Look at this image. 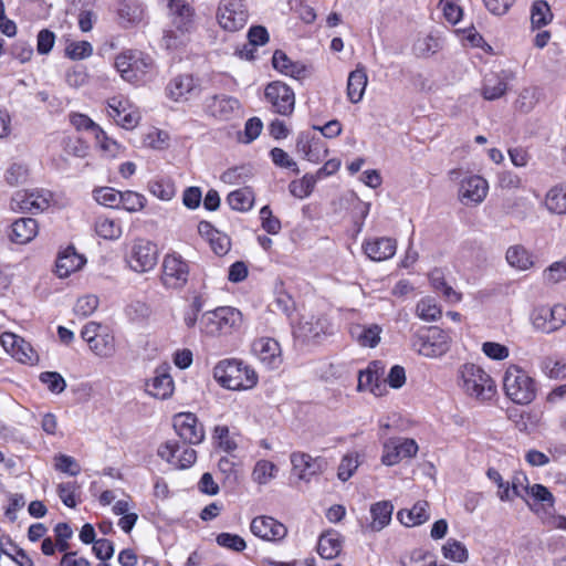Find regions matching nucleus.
I'll use <instances>...</instances> for the list:
<instances>
[{
  "instance_id": "nucleus-1",
  "label": "nucleus",
  "mask_w": 566,
  "mask_h": 566,
  "mask_svg": "<svg viewBox=\"0 0 566 566\" xmlns=\"http://www.w3.org/2000/svg\"><path fill=\"white\" fill-rule=\"evenodd\" d=\"M214 379L230 390H248L259 380L255 370L241 359L227 358L220 360L213 368Z\"/></svg>"
},
{
  "instance_id": "nucleus-48",
  "label": "nucleus",
  "mask_w": 566,
  "mask_h": 566,
  "mask_svg": "<svg viewBox=\"0 0 566 566\" xmlns=\"http://www.w3.org/2000/svg\"><path fill=\"white\" fill-rule=\"evenodd\" d=\"M441 551L443 557L452 562L464 563L469 558V553L464 544L454 538H449Z\"/></svg>"
},
{
  "instance_id": "nucleus-57",
  "label": "nucleus",
  "mask_w": 566,
  "mask_h": 566,
  "mask_svg": "<svg viewBox=\"0 0 566 566\" xmlns=\"http://www.w3.org/2000/svg\"><path fill=\"white\" fill-rule=\"evenodd\" d=\"M39 379L53 394H61L66 387L64 378L56 371H43Z\"/></svg>"
},
{
  "instance_id": "nucleus-64",
  "label": "nucleus",
  "mask_w": 566,
  "mask_h": 566,
  "mask_svg": "<svg viewBox=\"0 0 566 566\" xmlns=\"http://www.w3.org/2000/svg\"><path fill=\"white\" fill-rule=\"evenodd\" d=\"M544 280L547 283H557L566 279V259L553 263L544 271Z\"/></svg>"
},
{
  "instance_id": "nucleus-3",
  "label": "nucleus",
  "mask_w": 566,
  "mask_h": 566,
  "mask_svg": "<svg viewBox=\"0 0 566 566\" xmlns=\"http://www.w3.org/2000/svg\"><path fill=\"white\" fill-rule=\"evenodd\" d=\"M451 337L439 326L421 327L411 336V347L419 355L438 358L450 349Z\"/></svg>"
},
{
  "instance_id": "nucleus-36",
  "label": "nucleus",
  "mask_w": 566,
  "mask_h": 566,
  "mask_svg": "<svg viewBox=\"0 0 566 566\" xmlns=\"http://www.w3.org/2000/svg\"><path fill=\"white\" fill-rule=\"evenodd\" d=\"M544 205L554 214H566V181L553 186L545 195Z\"/></svg>"
},
{
  "instance_id": "nucleus-23",
  "label": "nucleus",
  "mask_w": 566,
  "mask_h": 566,
  "mask_svg": "<svg viewBox=\"0 0 566 566\" xmlns=\"http://www.w3.org/2000/svg\"><path fill=\"white\" fill-rule=\"evenodd\" d=\"M332 326L325 316H311L302 319L294 328V336L302 342H317L322 335L332 333Z\"/></svg>"
},
{
  "instance_id": "nucleus-33",
  "label": "nucleus",
  "mask_w": 566,
  "mask_h": 566,
  "mask_svg": "<svg viewBox=\"0 0 566 566\" xmlns=\"http://www.w3.org/2000/svg\"><path fill=\"white\" fill-rule=\"evenodd\" d=\"M371 522L367 528L371 532H380L389 525L394 512V505L390 501H379L370 506Z\"/></svg>"
},
{
  "instance_id": "nucleus-6",
  "label": "nucleus",
  "mask_w": 566,
  "mask_h": 566,
  "mask_svg": "<svg viewBox=\"0 0 566 566\" xmlns=\"http://www.w3.org/2000/svg\"><path fill=\"white\" fill-rule=\"evenodd\" d=\"M115 67L125 81L137 85L150 74L154 61L144 52L128 50L116 56Z\"/></svg>"
},
{
  "instance_id": "nucleus-45",
  "label": "nucleus",
  "mask_w": 566,
  "mask_h": 566,
  "mask_svg": "<svg viewBox=\"0 0 566 566\" xmlns=\"http://www.w3.org/2000/svg\"><path fill=\"white\" fill-rule=\"evenodd\" d=\"M277 467L268 460H259L252 471V480L260 484H268L272 479L276 476Z\"/></svg>"
},
{
  "instance_id": "nucleus-50",
  "label": "nucleus",
  "mask_w": 566,
  "mask_h": 566,
  "mask_svg": "<svg viewBox=\"0 0 566 566\" xmlns=\"http://www.w3.org/2000/svg\"><path fill=\"white\" fill-rule=\"evenodd\" d=\"M93 54V46L88 41H71L66 44L65 55L71 60H84Z\"/></svg>"
},
{
  "instance_id": "nucleus-13",
  "label": "nucleus",
  "mask_w": 566,
  "mask_h": 566,
  "mask_svg": "<svg viewBox=\"0 0 566 566\" xmlns=\"http://www.w3.org/2000/svg\"><path fill=\"white\" fill-rule=\"evenodd\" d=\"M52 193L45 189L19 190L11 198V209L14 211L38 213L49 208Z\"/></svg>"
},
{
  "instance_id": "nucleus-35",
  "label": "nucleus",
  "mask_w": 566,
  "mask_h": 566,
  "mask_svg": "<svg viewBox=\"0 0 566 566\" xmlns=\"http://www.w3.org/2000/svg\"><path fill=\"white\" fill-rule=\"evenodd\" d=\"M428 507L429 504L427 501H418L410 510L398 511L397 518L407 527L421 525L426 523L430 517Z\"/></svg>"
},
{
  "instance_id": "nucleus-8",
  "label": "nucleus",
  "mask_w": 566,
  "mask_h": 566,
  "mask_svg": "<svg viewBox=\"0 0 566 566\" xmlns=\"http://www.w3.org/2000/svg\"><path fill=\"white\" fill-rule=\"evenodd\" d=\"M158 254V248L154 242L136 239L126 253L125 260L132 271L146 273L156 266Z\"/></svg>"
},
{
  "instance_id": "nucleus-60",
  "label": "nucleus",
  "mask_w": 566,
  "mask_h": 566,
  "mask_svg": "<svg viewBox=\"0 0 566 566\" xmlns=\"http://www.w3.org/2000/svg\"><path fill=\"white\" fill-rule=\"evenodd\" d=\"M443 15L451 24H457L463 17V9L459 0H440Z\"/></svg>"
},
{
  "instance_id": "nucleus-54",
  "label": "nucleus",
  "mask_w": 566,
  "mask_h": 566,
  "mask_svg": "<svg viewBox=\"0 0 566 566\" xmlns=\"http://www.w3.org/2000/svg\"><path fill=\"white\" fill-rule=\"evenodd\" d=\"M216 542L219 546L238 553L244 551L247 547L245 541L240 535L232 533H220Z\"/></svg>"
},
{
  "instance_id": "nucleus-24",
  "label": "nucleus",
  "mask_w": 566,
  "mask_h": 566,
  "mask_svg": "<svg viewBox=\"0 0 566 566\" xmlns=\"http://www.w3.org/2000/svg\"><path fill=\"white\" fill-rule=\"evenodd\" d=\"M254 355L269 368H277L282 363L279 342L271 337H260L252 344Z\"/></svg>"
},
{
  "instance_id": "nucleus-46",
  "label": "nucleus",
  "mask_w": 566,
  "mask_h": 566,
  "mask_svg": "<svg viewBox=\"0 0 566 566\" xmlns=\"http://www.w3.org/2000/svg\"><path fill=\"white\" fill-rule=\"evenodd\" d=\"M148 190L160 200L169 201L176 195L175 184L169 178H159L148 184Z\"/></svg>"
},
{
  "instance_id": "nucleus-44",
  "label": "nucleus",
  "mask_w": 566,
  "mask_h": 566,
  "mask_svg": "<svg viewBox=\"0 0 566 566\" xmlns=\"http://www.w3.org/2000/svg\"><path fill=\"white\" fill-rule=\"evenodd\" d=\"M317 178L314 175L306 174L301 179H296L290 182V193L298 199L307 198L312 193Z\"/></svg>"
},
{
  "instance_id": "nucleus-58",
  "label": "nucleus",
  "mask_w": 566,
  "mask_h": 566,
  "mask_svg": "<svg viewBox=\"0 0 566 566\" xmlns=\"http://www.w3.org/2000/svg\"><path fill=\"white\" fill-rule=\"evenodd\" d=\"M29 169L23 164L14 163L6 171L4 178L8 185L18 186L28 180Z\"/></svg>"
},
{
  "instance_id": "nucleus-53",
  "label": "nucleus",
  "mask_w": 566,
  "mask_h": 566,
  "mask_svg": "<svg viewBox=\"0 0 566 566\" xmlns=\"http://www.w3.org/2000/svg\"><path fill=\"white\" fill-rule=\"evenodd\" d=\"M120 191L112 187H102L94 191V199L103 206L117 209Z\"/></svg>"
},
{
  "instance_id": "nucleus-52",
  "label": "nucleus",
  "mask_w": 566,
  "mask_h": 566,
  "mask_svg": "<svg viewBox=\"0 0 566 566\" xmlns=\"http://www.w3.org/2000/svg\"><path fill=\"white\" fill-rule=\"evenodd\" d=\"M418 316L427 322L437 321L441 315V310L431 298H422L417 304Z\"/></svg>"
},
{
  "instance_id": "nucleus-10",
  "label": "nucleus",
  "mask_w": 566,
  "mask_h": 566,
  "mask_svg": "<svg viewBox=\"0 0 566 566\" xmlns=\"http://www.w3.org/2000/svg\"><path fill=\"white\" fill-rule=\"evenodd\" d=\"M220 27L234 32L244 28L249 19L248 6L244 0H221L217 10Z\"/></svg>"
},
{
  "instance_id": "nucleus-40",
  "label": "nucleus",
  "mask_w": 566,
  "mask_h": 566,
  "mask_svg": "<svg viewBox=\"0 0 566 566\" xmlns=\"http://www.w3.org/2000/svg\"><path fill=\"white\" fill-rule=\"evenodd\" d=\"M95 232L105 240H117L122 233V224L116 219L99 216L95 219Z\"/></svg>"
},
{
  "instance_id": "nucleus-49",
  "label": "nucleus",
  "mask_w": 566,
  "mask_h": 566,
  "mask_svg": "<svg viewBox=\"0 0 566 566\" xmlns=\"http://www.w3.org/2000/svg\"><path fill=\"white\" fill-rule=\"evenodd\" d=\"M542 371L552 379L566 377V361L555 357H545L541 363Z\"/></svg>"
},
{
  "instance_id": "nucleus-43",
  "label": "nucleus",
  "mask_w": 566,
  "mask_h": 566,
  "mask_svg": "<svg viewBox=\"0 0 566 566\" xmlns=\"http://www.w3.org/2000/svg\"><path fill=\"white\" fill-rule=\"evenodd\" d=\"M509 264L518 270H527L533 265L532 255L522 245H512L506 251Z\"/></svg>"
},
{
  "instance_id": "nucleus-9",
  "label": "nucleus",
  "mask_w": 566,
  "mask_h": 566,
  "mask_svg": "<svg viewBox=\"0 0 566 566\" xmlns=\"http://www.w3.org/2000/svg\"><path fill=\"white\" fill-rule=\"evenodd\" d=\"M264 101L271 112L281 116H291L295 108V93L282 81H273L265 86Z\"/></svg>"
},
{
  "instance_id": "nucleus-20",
  "label": "nucleus",
  "mask_w": 566,
  "mask_h": 566,
  "mask_svg": "<svg viewBox=\"0 0 566 566\" xmlns=\"http://www.w3.org/2000/svg\"><path fill=\"white\" fill-rule=\"evenodd\" d=\"M292 470L298 478V480L306 483L311 482L312 478L319 474L323 471L325 461L317 457L313 458L305 452H293L290 457Z\"/></svg>"
},
{
  "instance_id": "nucleus-16",
  "label": "nucleus",
  "mask_w": 566,
  "mask_h": 566,
  "mask_svg": "<svg viewBox=\"0 0 566 566\" xmlns=\"http://www.w3.org/2000/svg\"><path fill=\"white\" fill-rule=\"evenodd\" d=\"M174 429L186 446L200 444L206 437L203 424L191 412H180L174 417Z\"/></svg>"
},
{
  "instance_id": "nucleus-7",
  "label": "nucleus",
  "mask_w": 566,
  "mask_h": 566,
  "mask_svg": "<svg viewBox=\"0 0 566 566\" xmlns=\"http://www.w3.org/2000/svg\"><path fill=\"white\" fill-rule=\"evenodd\" d=\"M81 337L88 344L90 349L96 356L111 358L115 355V336L108 327L96 322H88L83 326Z\"/></svg>"
},
{
  "instance_id": "nucleus-22",
  "label": "nucleus",
  "mask_w": 566,
  "mask_h": 566,
  "mask_svg": "<svg viewBox=\"0 0 566 566\" xmlns=\"http://www.w3.org/2000/svg\"><path fill=\"white\" fill-rule=\"evenodd\" d=\"M250 530L254 536L269 542L281 541L287 534L285 525L271 516L254 517Z\"/></svg>"
},
{
  "instance_id": "nucleus-21",
  "label": "nucleus",
  "mask_w": 566,
  "mask_h": 566,
  "mask_svg": "<svg viewBox=\"0 0 566 566\" xmlns=\"http://www.w3.org/2000/svg\"><path fill=\"white\" fill-rule=\"evenodd\" d=\"M489 190L488 181L478 175L465 177L461 180L459 199L465 206L481 203Z\"/></svg>"
},
{
  "instance_id": "nucleus-37",
  "label": "nucleus",
  "mask_w": 566,
  "mask_h": 566,
  "mask_svg": "<svg viewBox=\"0 0 566 566\" xmlns=\"http://www.w3.org/2000/svg\"><path fill=\"white\" fill-rule=\"evenodd\" d=\"M342 551L340 536L335 531H329L321 535L317 544V552L324 559H333L338 556Z\"/></svg>"
},
{
  "instance_id": "nucleus-17",
  "label": "nucleus",
  "mask_w": 566,
  "mask_h": 566,
  "mask_svg": "<svg viewBox=\"0 0 566 566\" xmlns=\"http://www.w3.org/2000/svg\"><path fill=\"white\" fill-rule=\"evenodd\" d=\"M108 116L125 129L135 128L140 120V113L127 98L114 96L107 102Z\"/></svg>"
},
{
  "instance_id": "nucleus-18",
  "label": "nucleus",
  "mask_w": 566,
  "mask_h": 566,
  "mask_svg": "<svg viewBox=\"0 0 566 566\" xmlns=\"http://www.w3.org/2000/svg\"><path fill=\"white\" fill-rule=\"evenodd\" d=\"M240 107L238 98L224 94L207 96L202 102L205 114L219 120L230 119Z\"/></svg>"
},
{
  "instance_id": "nucleus-11",
  "label": "nucleus",
  "mask_w": 566,
  "mask_h": 566,
  "mask_svg": "<svg viewBox=\"0 0 566 566\" xmlns=\"http://www.w3.org/2000/svg\"><path fill=\"white\" fill-rule=\"evenodd\" d=\"M531 322L536 331L546 334L556 332L566 324V306H537L531 313Z\"/></svg>"
},
{
  "instance_id": "nucleus-15",
  "label": "nucleus",
  "mask_w": 566,
  "mask_h": 566,
  "mask_svg": "<svg viewBox=\"0 0 566 566\" xmlns=\"http://www.w3.org/2000/svg\"><path fill=\"white\" fill-rule=\"evenodd\" d=\"M201 82L192 74L174 76L166 86V95L174 102H188L201 94Z\"/></svg>"
},
{
  "instance_id": "nucleus-62",
  "label": "nucleus",
  "mask_w": 566,
  "mask_h": 566,
  "mask_svg": "<svg viewBox=\"0 0 566 566\" xmlns=\"http://www.w3.org/2000/svg\"><path fill=\"white\" fill-rule=\"evenodd\" d=\"M358 468V460L356 455L346 454L339 465L337 476L340 481L346 482L349 480Z\"/></svg>"
},
{
  "instance_id": "nucleus-27",
  "label": "nucleus",
  "mask_w": 566,
  "mask_h": 566,
  "mask_svg": "<svg viewBox=\"0 0 566 566\" xmlns=\"http://www.w3.org/2000/svg\"><path fill=\"white\" fill-rule=\"evenodd\" d=\"M146 391L158 399H168L174 392V380L168 368L158 367L155 370V375L146 384Z\"/></svg>"
},
{
  "instance_id": "nucleus-14",
  "label": "nucleus",
  "mask_w": 566,
  "mask_h": 566,
  "mask_svg": "<svg viewBox=\"0 0 566 566\" xmlns=\"http://www.w3.org/2000/svg\"><path fill=\"white\" fill-rule=\"evenodd\" d=\"M157 454L176 469H188L197 460V452L189 446L180 444L178 441L168 440L160 444Z\"/></svg>"
},
{
  "instance_id": "nucleus-31",
  "label": "nucleus",
  "mask_w": 566,
  "mask_h": 566,
  "mask_svg": "<svg viewBox=\"0 0 566 566\" xmlns=\"http://www.w3.org/2000/svg\"><path fill=\"white\" fill-rule=\"evenodd\" d=\"M167 8L172 23L179 30L187 31L193 21V8L186 0H169Z\"/></svg>"
},
{
  "instance_id": "nucleus-19",
  "label": "nucleus",
  "mask_w": 566,
  "mask_h": 566,
  "mask_svg": "<svg viewBox=\"0 0 566 566\" xmlns=\"http://www.w3.org/2000/svg\"><path fill=\"white\" fill-rule=\"evenodd\" d=\"M417 452L418 444L413 439H388L382 447L381 462L385 465H395L402 459L415 457Z\"/></svg>"
},
{
  "instance_id": "nucleus-51",
  "label": "nucleus",
  "mask_w": 566,
  "mask_h": 566,
  "mask_svg": "<svg viewBox=\"0 0 566 566\" xmlns=\"http://www.w3.org/2000/svg\"><path fill=\"white\" fill-rule=\"evenodd\" d=\"M99 149L109 157H115L119 150V144L107 136V134L101 128H95L93 134Z\"/></svg>"
},
{
  "instance_id": "nucleus-42",
  "label": "nucleus",
  "mask_w": 566,
  "mask_h": 566,
  "mask_svg": "<svg viewBox=\"0 0 566 566\" xmlns=\"http://www.w3.org/2000/svg\"><path fill=\"white\" fill-rule=\"evenodd\" d=\"M553 20L551 7L545 0H536L531 7V24L533 29H541Z\"/></svg>"
},
{
  "instance_id": "nucleus-26",
  "label": "nucleus",
  "mask_w": 566,
  "mask_h": 566,
  "mask_svg": "<svg viewBox=\"0 0 566 566\" xmlns=\"http://www.w3.org/2000/svg\"><path fill=\"white\" fill-rule=\"evenodd\" d=\"M296 150L303 155L304 159L312 163H318L327 155V148L322 138L311 135L308 132L298 135Z\"/></svg>"
},
{
  "instance_id": "nucleus-34",
  "label": "nucleus",
  "mask_w": 566,
  "mask_h": 566,
  "mask_svg": "<svg viewBox=\"0 0 566 566\" xmlns=\"http://www.w3.org/2000/svg\"><path fill=\"white\" fill-rule=\"evenodd\" d=\"M382 328L378 324L360 325L350 327V335L363 347H376L380 342Z\"/></svg>"
},
{
  "instance_id": "nucleus-5",
  "label": "nucleus",
  "mask_w": 566,
  "mask_h": 566,
  "mask_svg": "<svg viewBox=\"0 0 566 566\" xmlns=\"http://www.w3.org/2000/svg\"><path fill=\"white\" fill-rule=\"evenodd\" d=\"M242 314L230 306L206 312L200 321V328L207 335H229L241 327Z\"/></svg>"
},
{
  "instance_id": "nucleus-12",
  "label": "nucleus",
  "mask_w": 566,
  "mask_h": 566,
  "mask_svg": "<svg viewBox=\"0 0 566 566\" xmlns=\"http://www.w3.org/2000/svg\"><path fill=\"white\" fill-rule=\"evenodd\" d=\"M189 265L177 253L166 254L161 265V283L167 289H181L188 282Z\"/></svg>"
},
{
  "instance_id": "nucleus-47",
  "label": "nucleus",
  "mask_w": 566,
  "mask_h": 566,
  "mask_svg": "<svg viewBox=\"0 0 566 566\" xmlns=\"http://www.w3.org/2000/svg\"><path fill=\"white\" fill-rule=\"evenodd\" d=\"M119 198V205L117 209H124L128 212H137L145 208L146 206V198L136 191L126 190L120 191Z\"/></svg>"
},
{
  "instance_id": "nucleus-25",
  "label": "nucleus",
  "mask_w": 566,
  "mask_h": 566,
  "mask_svg": "<svg viewBox=\"0 0 566 566\" xmlns=\"http://www.w3.org/2000/svg\"><path fill=\"white\" fill-rule=\"evenodd\" d=\"M363 250L371 261H386L396 254L397 241L389 237L366 239L363 242Z\"/></svg>"
},
{
  "instance_id": "nucleus-59",
  "label": "nucleus",
  "mask_w": 566,
  "mask_h": 566,
  "mask_svg": "<svg viewBox=\"0 0 566 566\" xmlns=\"http://www.w3.org/2000/svg\"><path fill=\"white\" fill-rule=\"evenodd\" d=\"M80 489L76 482H65L60 483L57 485V495L63 502V504L67 507H75L76 502V492Z\"/></svg>"
},
{
  "instance_id": "nucleus-63",
  "label": "nucleus",
  "mask_w": 566,
  "mask_h": 566,
  "mask_svg": "<svg viewBox=\"0 0 566 566\" xmlns=\"http://www.w3.org/2000/svg\"><path fill=\"white\" fill-rule=\"evenodd\" d=\"M98 297L95 295H85L80 297L75 304V313L81 316L92 315L98 307Z\"/></svg>"
},
{
  "instance_id": "nucleus-55",
  "label": "nucleus",
  "mask_w": 566,
  "mask_h": 566,
  "mask_svg": "<svg viewBox=\"0 0 566 566\" xmlns=\"http://www.w3.org/2000/svg\"><path fill=\"white\" fill-rule=\"evenodd\" d=\"M212 439L217 446L226 452H231L237 449V443L230 437L227 426H217L213 430Z\"/></svg>"
},
{
  "instance_id": "nucleus-32",
  "label": "nucleus",
  "mask_w": 566,
  "mask_h": 566,
  "mask_svg": "<svg viewBox=\"0 0 566 566\" xmlns=\"http://www.w3.org/2000/svg\"><path fill=\"white\" fill-rule=\"evenodd\" d=\"M368 83V77L365 66L358 64L357 67L352 71L347 80V97L356 104L363 99Z\"/></svg>"
},
{
  "instance_id": "nucleus-61",
  "label": "nucleus",
  "mask_w": 566,
  "mask_h": 566,
  "mask_svg": "<svg viewBox=\"0 0 566 566\" xmlns=\"http://www.w3.org/2000/svg\"><path fill=\"white\" fill-rule=\"evenodd\" d=\"M270 155H271V159L274 163V165H276L281 168L290 169L295 174L300 172L296 161H294L289 156V154L285 150H283L282 148H277V147L273 148L270 151Z\"/></svg>"
},
{
  "instance_id": "nucleus-56",
  "label": "nucleus",
  "mask_w": 566,
  "mask_h": 566,
  "mask_svg": "<svg viewBox=\"0 0 566 566\" xmlns=\"http://www.w3.org/2000/svg\"><path fill=\"white\" fill-rule=\"evenodd\" d=\"M261 226L269 234H277L281 231V221L274 217L270 206H263L260 209Z\"/></svg>"
},
{
  "instance_id": "nucleus-38",
  "label": "nucleus",
  "mask_w": 566,
  "mask_h": 566,
  "mask_svg": "<svg viewBox=\"0 0 566 566\" xmlns=\"http://www.w3.org/2000/svg\"><path fill=\"white\" fill-rule=\"evenodd\" d=\"M254 192L250 187H243L231 191L227 197V202L232 210L247 212L254 205Z\"/></svg>"
},
{
  "instance_id": "nucleus-39",
  "label": "nucleus",
  "mask_w": 566,
  "mask_h": 566,
  "mask_svg": "<svg viewBox=\"0 0 566 566\" xmlns=\"http://www.w3.org/2000/svg\"><path fill=\"white\" fill-rule=\"evenodd\" d=\"M506 82L496 73L485 74L482 86V95L488 101L503 96L506 92Z\"/></svg>"
},
{
  "instance_id": "nucleus-4",
  "label": "nucleus",
  "mask_w": 566,
  "mask_h": 566,
  "mask_svg": "<svg viewBox=\"0 0 566 566\" xmlns=\"http://www.w3.org/2000/svg\"><path fill=\"white\" fill-rule=\"evenodd\" d=\"M503 388L509 399L517 405H528L536 397V381L521 367L511 365L503 377Z\"/></svg>"
},
{
  "instance_id": "nucleus-29",
  "label": "nucleus",
  "mask_w": 566,
  "mask_h": 566,
  "mask_svg": "<svg viewBox=\"0 0 566 566\" xmlns=\"http://www.w3.org/2000/svg\"><path fill=\"white\" fill-rule=\"evenodd\" d=\"M39 232V226L33 218H19L12 222L9 232V239L15 244H27L31 242Z\"/></svg>"
},
{
  "instance_id": "nucleus-2",
  "label": "nucleus",
  "mask_w": 566,
  "mask_h": 566,
  "mask_svg": "<svg viewBox=\"0 0 566 566\" xmlns=\"http://www.w3.org/2000/svg\"><path fill=\"white\" fill-rule=\"evenodd\" d=\"M459 386L462 390L481 402L491 400L496 394V386L491 376L480 366L464 364L458 371Z\"/></svg>"
},
{
  "instance_id": "nucleus-30",
  "label": "nucleus",
  "mask_w": 566,
  "mask_h": 566,
  "mask_svg": "<svg viewBox=\"0 0 566 566\" xmlns=\"http://www.w3.org/2000/svg\"><path fill=\"white\" fill-rule=\"evenodd\" d=\"M85 262V258L73 247H67L56 259L55 272L60 277H67L71 273L78 271Z\"/></svg>"
},
{
  "instance_id": "nucleus-28",
  "label": "nucleus",
  "mask_w": 566,
  "mask_h": 566,
  "mask_svg": "<svg viewBox=\"0 0 566 566\" xmlns=\"http://www.w3.org/2000/svg\"><path fill=\"white\" fill-rule=\"evenodd\" d=\"M116 14L118 23L128 28L143 21L145 8L138 0H120L116 7Z\"/></svg>"
},
{
  "instance_id": "nucleus-41",
  "label": "nucleus",
  "mask_w": 566,
  "mask_h": 566,
  "mask_svg": "<svg viewBox=\"0 0 566 566\" xmlns=\"http://www.w3.org/2000/svg\"><path fill=\"white\" fill-rule=\"evenodd\" d=\"M357 389L359 391L369 390L375 396H381L385 390V385L380 382L377 370H373L368 367L359 373Z\"/></svg>"
}]
</instances>
